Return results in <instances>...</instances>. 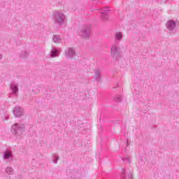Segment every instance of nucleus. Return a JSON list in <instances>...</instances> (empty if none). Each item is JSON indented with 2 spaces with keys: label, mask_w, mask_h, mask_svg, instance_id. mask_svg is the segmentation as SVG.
Instances as JSON below:
<instances>
[{
  "label": "nucleus",
  "mask_w": 179,
  "mask_h": 179,
  "mask_svg": "<svg viewBox=\"0 0 179 179\" xmlns=\"http://www.w3.org/2000/svg\"><path fill=\"white\" fill-rule=\"evenodd\" d=\"M52 15L55 24H57L59 27L64 24V22H65V14H64V13L61 11H54Z\"/></svg>",
  "instance_id": "f257e3e1"
},
{
  "label": "nucleus",
  "mask_w": 179,
  "mask_h": 179,
  "mask_svg": "<svg viewBox=\"0 0 179 179\" xmlns=\"http://www.w3.org/2000/svg\"><path fill=\"white\" fill-rule=\"evenodd\" d=\"M11 132L16 136V138H20L22 134L24 132V124H15L11 127Z\"/></svg>",
  "instance_id": "f03ea898"
},
{
  "label": "nucleus",
  "mask_w": 179,
  "mask_h": 179,
  "mask_svg": "<svg viewBox=\"0 0 179 179\" xmlns=\"http://www.w3.org/2000/svg\"><path fill=\"white\" fill-rule=\"evenodd\" d=\"M90 31H92V25H85L80 31V35L82 38H90Z\"/></svg>",
  "instance_id": "7ed1b4c3"
},
{
  "label": "nucleus",
  "mask_w": 179,
  "mask_h": 179,
  "mask_svg": "<svg viewBox=\"0 0 179 179\" xmlns=\"http://www.w3.org/2000/svg\"><path fill=\"white\" fill-rule=\"evenodd\" d=\"M110 52L113 58H115V59H118V58L121 57V50H120V48L117 47L116 45L112 46Z\"/></svg>",
  "instance_id": "20e7f679"
},
{
  "label": "nucleus",
  "mask_w": 179,
  "mask_h": 179,
  "mask_svg": "<svg viewBox=\"0 0 179 179\" xmlns=\"http://www.w3.org/2000/svg\"><path fill=\"white\" fill-rule=\"evenodd\" d=\"M75 55H76V52L73 48H69L65 50V57L69 59H73L75 58Z\"/></svg>",
  "instance_id": "39448f33"
},
{
  "label": "nucleus",
  "mask_w": 179,
  "mask_h": 179,
  "mask_svg": "<svg viewBox=\"0 0 179 179\" xmlns=\"http://www.w3.org/2000/svg\"><path fill=\"white\" fill-rule=\"evenodd\" d=\"M10 89L12 91L11 93L9 94L10 97L11 94H13L14 96H17V93H19V87L17 86V84L15 83H10Z\"/></svg>",
  "instance_id": "423d86ee"
},
{
  "label": "nucleus",
  "mask_w": 179,
  "mask_h": 179,
  "mask_svg": "<svg viewBox=\"0 0 179 179\" xmlns=\"http://www.w3.org/2000/svg\"><path fill=\"white\" fill-rule=\"evenodd\" d=\"M166 26L168 30L173 31L176 29L177 22L173 20H169L166 22Z\"/></svg>",
  "instance_id": "0eeeda50"
},
{
  "label": "nucleus",
  "mask_w": 179,
  "mask_h": 179,
  "mask_svg": "<svg viewBox=\"0 0 179 179\" xmlns=\"http://www.w3.org/2000/svg\"><path fill=\"white\" fill-rule=\"evenodd\" d=\"M13 113L15 115V117H22L24 114L23 108L20 106H15L14 110H13Z\"/></svg>",
  "instance_id": "6e6552de"
},
{
  "label": "nucleus",
  "mask_w": 179,
  "mask_h": 179,
  "mask_svg": "<svg viewBox=\"0 0 179 179\" xmlns=\"http://www.w3.org/2000/svg\"><path fill=\"white\" fill-rule=\"evenodd\" d=\"M95 72V76H94V79L95 80H96V82H98L99 83H100V82H101V73L100 70L96 69L94 70Z\"/></svg>",
  "instance_id": "1a4fd4ad"
},
{
  "label": "nucleus",
  "mask_w": 179,
  "mask_h": 179,
  "mask_svg": "<svg viewBox=\"0 0 179 179\" xmlns=\"http://www.w3.org/2000/svg\"><path fill=\"white\" fill-rule=\"evenodd\" d=\"M59 50L55 48H53L51 50V52H50L51 58H55V57H59Z\"/></svg>",
  "instance_id": "9d476101"
},
{
  "label": "nucleus",
  "mask_w": 179,
  "mask_h": 179,
  "mask_svg": "<svg viewBox=\"0 0 179 179\" xmlns=\"http://www.w3.org/2000/svg\"><path fill=\"white\" fill-rule=\"evenodd\" d=\"M12 157V152L9 150H6L3 153V159L8 160Z\"/></svg>",
  "instance_id": "9b49d317"
},
{
  "label": "nucleus",
  "mask_w": 179,
  "mask_h": 179,
  "mask_svg": "<svg viewBox=\"0 0 179 179\" xmlns=\"http://www.w3.org/2000/svg\"><path fill=\"white\" fill-rule=\"evenodd\" d=\"M101 17L102 21L107 22V20H108V14L106 12H102L101 13Z\"/></svg>",
  "instance_id": "f8f14e48"
},
{
  "label": "nucleus",
  "mask_w": 179,
  "mask_h": 179,
  "mask_svg": "<svg viewBox=\"0 0 179 179\" xmlns=\"http://www.w3.org/2000/svg\"><path fill=\"white\" fill-rule=\"evenodd\" d=\"M29 57V52L24 51L20 53V58L22 59H26Z\"/></svg>",
  "instance_id": "ddd939ff"
},
{
  "label": "nucleus",
  "mask_w": 179,
  "mask_h": 179,
  "mask_svg": "<svg viewBox=\"0 0 179 179\" xmlns=\"http://www.w3.org/2000/svg\"><path fill=\"white\" fill-rule=\"evenodd\" d=\"M52 40H53L54 43H61V41H62V39L59 37V35L53 36Z\"/></svg>",
  "instance_id": "4468645a"
},
{
  "label": "nucleus",
  "mask_w": 179,
  "mask_h": 179,
  "mask_svg": "<svg viewBox=\"0 0 179 179\" xmlns=\"http://www.w3.org/2000/svg\"><path fill=\"white\" fill-rule=\"evenodd\" d=\"M59 159V158L58 157V156H57L55 154L52 155V161L53 162V163H55V164H57V163H58Z\"/></svg>",
  "instance_id": "2eb2a0df"
},
{
  "label": "nucleus",
  "mask_w": 179,
  "mask_h": 179,
  "mask_svg": "<svg viewBox=\"0 0 179 179\" xmlns=\"http://www.w3.org/2000/svg\"><path fill=\"white\" fill-rule=\"evenodd\" d=\"M6 172L7 173V174H10V176H12V174H13V169L12 167L8 166L6 169Z\"/></svg>",
  "instance_id": "dca6fc26"
},
{
  "label": "nucleus",
  "mask_w": 179,
  "mask_h": 179,
  "mask_svg": "<svg viewBox=\"0 0 179 179\" xmlns=\"http://www.w3.org/2000/svg\"><path fill=\"white\" fill-rule=\"evenodd\" d=\"M122 38V33L121 32H117L115 34V39L120 41Z\"/></svg>",
  "instance_id": "f3484780"
},
{
  "label": "nucleus",
  "mask_w": 179,
  "mask_h": 179,
  "mask_svg": "<svg viewBox=\"0 0 179 179\" xmlns=\"http://www.w3.org/2000/svg\"><path fill=\"white\" fill-rule=\"evenodd\" d=\"M114 101H116V103H121L122 98L120 95H116L114 98Z\"/></svg>",
  "instance_id": "a211bd4d"
},
{
  "label": "nucleus",
  "mask_w": 179,
  "mask_h": 179,
  "mask_svg": "<svg viewBox=\"0 0 179 179\" xmlns=\"http://www.w3.org/2000/svg\"><path fill=\"white\" fill-rule=\"evenodd\" d=\"M125 178H127V172L125 171V169H122L120 179H125Z\"/></svg>",
  "instance_id": "6ab92c4d"
},
{
  "label": "nucleus",
  "mask_w": 179,
  "mask_h": 179,
  "mask_svg": "<svg viewBox=\"0 0 179 179\" xmlns=\"http://www.w3.org/2000/svg\"><path fill=\"white\" fill-rule=\"evenodd\" d=\"M32 92H34L35 93H40V87H36Z\"/></svg>",
  "instance_id": "aec40b11"
},
{
  "label": "nucleus",
  "mask_w": 179,
  "mask_h": 179,
  "mask_svg": "<svg viewBox=\"0 0 179 179\" xmlns=\"http://www.w3.org/2000/svg\"><path fill=\"white\" fill-rule=\"evenodd\" d=\"M128 176L129 179H134V174H132V171H129Z\"/></svg>",
  "instance_id": "412c9836"
},
{
  "label": "nucleus",
  "mask_w": 179,
  "mask_h": 179,
  "mask_svg": "<svg viewBox=\"0 0 179 179\" xmlns=\"http://www.w3.org/2000/svg\"><path fill=\"white\" fill-rule=\"evenodd\" d=\"M123 162H124V163H130V160L129 158H123L122 159Z\"/></svg>",
  "instance_id": "4be33fe9"
},
{
  "label": "nucleus",
  "mask_w": 179,
  "mask_h": 179,
  "mask_svg": "<svg viewBox=\"0 0 179 179\" xmlns=\"http://www.w3.org/2000/svg\"><path fill=\"white\" fill-rule=\"evenodd\" d=\"M128 146H129V143H128V141H127V147L124 148L126 153L128 155Z\"/></svg>",
  "instance_id": "5701e85b"
},
{
  "label": "nucleus",
  "mask_w": 179,
  "mask_h": 179,
  "mask_svg": "<svg viewBox=\"0 0 179 179\" xmlns=\"http://www.w3.org/2000/svg\"><path fill=\"white\" fill-rule=\"evenodd\" d=\"M103 12L107 13V12H110V9H108V8H107V7H104L103 8Z\"/></svg>",
  "instance_id": "b1692460"
},
{
  "label": "nucleus",
  "mask_w": 179,
  "mask_h": 179,
  "mask_svg": "<svg viewBox=\"0 0 179 179\" xmlns=\"http://www.w3.org/2000/svg\"><path fill=\"white\" fill-rule=\"evenodd\" d=\"M8 116H5V120H8Z\"/></svg>",
  "instance_id": "393cba45"
},
{
  "label": "nucleus",
  "mask_w": 179,
  "mask_h": 179,
  "mask_svg": "<svg viewBox=\"0 0 179 179\" xmlns=\"http://www.w3.org/2000/svg\"><path fill=\"white\" fill-rule=\"evenodd\" d=\"M2 57H3L2 55H0V59L2 58Z\"/></svg>",
  "instance_id": "a878e982"
}]
</instances>
